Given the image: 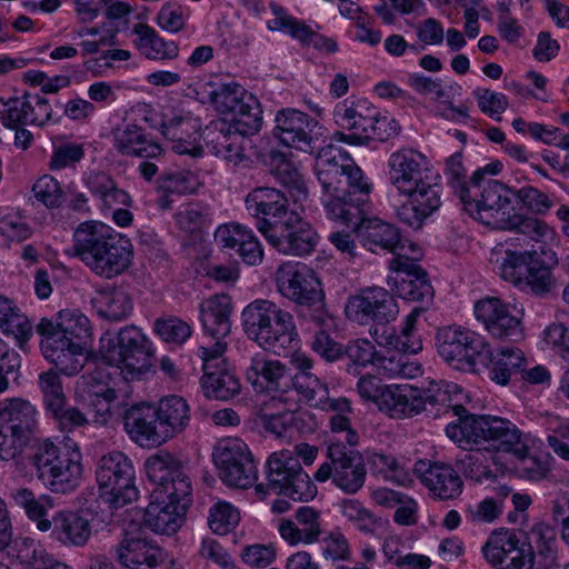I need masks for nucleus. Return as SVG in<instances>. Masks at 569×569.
I'll use <instances>...</instances> for the list:
<instances>
[{
    "label": "nucleus",
    "mask_w": 569,
    "mask_h": 569,
    "mask_svg": "<svg viewBox=\"0 0 569 569\" xmlns=\"http://www.w3.org/2000/svg\"><path fill=\"white\" fill-rule=\"evenodd\" d=\"M36 330L43 339L54 337L57 340H78L77 342H80V345L84 343L91 336L89 319L78 310L71 309L61 310L56 321L42 318L37 325Z\"/></svg>",
    "instance_id": "31"
},
{
    "label": "nucleus",
    "mask_w": 569,
    "mask_h": 569,
    "mask_svg": "<svg viewBox=\"0 0 569 569\" xmlns=\"http://www.w3.org/2000/svg\"><path fill=\"white\" fill-rule=\"evenodd\" d=\"M0 102L3 106V109L0 110V120L7 128L28 124L44 127L49 122L60 120V117H53V107H62L60 101L51 102L38 93L26 92L21 97L10 98L6 102L0 99Z\"/></svg>",
    "instance_id": "21"
},
{
    "label": "nucleus",
    "mask_w": 569,
    "mask_h": 569,
    "mask_svg": "<svg viewBox=\"0 0 569 569\" xmlns=\"http://www.w3.org/2000/svg\"><path fill=\"white\" fill-rule=\"evenodd\" d=\"M0 330L12 335L20 343L28 341L32 335V325L16 303L0 296Z\"/></svg>",
    "instance_id": "51"
},
{
    "label": "nucleus",
    "mask_w": 569,
    "mask_h": 569,
    "mask_svg": "<svg viewBox=\"0 0 569 569\" xmlns=\"http://www.w3.org/2000/svg\"><path fill=\"white\" fill-rule=\"evenodd\" d=\"M553 264H557L553 252H536L529 260V270L522 284L528 287L533 296L547 298L557 290V280L551 273Z\"/></svg>",
    "instance_id": "43"
},
{
    "label": "nucleus",
    "mask_w": 569,
    "mask_h": 569,
    "mask_svg": "<svg viewBox=\"0 0 569 569\" xmlns=\"http://www.w3.org/2000/svg\"><path fill=\"white\" fill-rule=\"evenodd\" d=\"M485 342V338L475 331L455 325L440 328L436 333L439 356L457 369L483 362L487 359Z\"/></svg>",
    "instance_id": "18"
},
{
    "label": "nucleus",
    "mask_w": 569,
    "mask_h": 569,
    "mask_svg": "<svg viewBox=\"0 0 569 569\" xmlns=\"http://www.w3.org/2000/svg\"><path fill=\"white\" fill-rule=\"evenodd\" d=\"M156 410L167 441L182 433L190 423V407L180 396L171 395L160 399Z\"/></svg>",
    "instance_id": "42"
},
{
    "label": "nucleus",
    "mask_w": 569,
    "mask_h": 569,
    "mask_svg": "<svg viewBox=\"0 0 569 569\" xmlns=\"http://www.w3.org/2000/svg\"><path fill=\"white\" fill-rule=\"evenodd\" d=\"M239 521V512L228 502H217L208 518L210 529L218 535H226Z\"/></svg>",
    "instance_id": "64"
},
{
    "label": "nucleus",
    "mask_w": 569,
    "mask_h": 569,
    "mask_svg": "<svg viewBox=\"0 0 569 569\" xmlns=\"http://www.w3.org/2000/svg\"><path fill=\"white\" fill-rule=\"evenodd\" d=\"M219 477L223 483L238 489L252 487L258 469L249 447L239 438H226L218 442L212 453Z\"/></svg>",
    "instance_id": "15"
},
{
    "label": "nucleus",
    "mask_w": 569,
    "mask_h": 569,
    "mask_svg": "<svg viewBox=\"0 0 569 569\" xmlns=\"http://www.w3.org/2000/svg\"><path fill=\"white\" fill-rule=\"evenodd\" d=\"M425 311V308L415 307L406 317L403 325L398 333L393 327L370 328V336L381 347L399 351L402 353L415 355L422 350V340L417 335V320Z\"/></svg>",
    "instance_id": "29"
},
{
    "label": "nucleus",
    "mask_w": 569,
    "mask_h": 569,
    "mask_svg": "<svg viewBox=\"0 0 569 569\" xmlns=\"http://www.w3.org/2000/svg\"><path fill=\"white\" fill-rule=\"evenodd\" d=\"M298 401L291 396L276 395L261 408L260 419L262 427L276 437H284L287 431L296 425Z\"/></svg>",
    "instance_id": "35"
},
{
    "label": "nucleus",
    "mask_w": 569,
    "mask_h": 569,
    "mask_svg": "<svg viewBox=\"0 0 569 569\" xmlns=\"http://www.w3.org/2000/svg\"><path fill=\"white\" fill-rule=\"evenodd\" d=\"M81 452L60 447L50 440L38 441L26 452V461L34 469L41 483L54 493L74 491L82 479Z\"/></svg>",
    "instance_id": "7"
},
{
    "label": "nucleus",
    "mask_w": 569,
    "mask_h": 569,
    "mask_svg": "<svg viewBox=\"0 0 569 569\" xmlns=\"http://www.w3.org/2000/svg\"><path fill=\"white\" fill-rule=\"evenodd\" d=\"M190 502L191 498L187 497L153 499L144 511V525L157 533H174L181 527Z\"/></svg>",
    "instance_id": "28"
},
{
    "label": "nucleus",
    "mask_w": 569,
    "mask_h": 569,
    "mask_svg": "<svg viewBox=\"0 0 569 569\" xmlns=\"http://www.w3.org/2000/svg\"><path fill=\"white\" fill-rule=\"evenodd\" d=\"M415 475L428 488L433 497L449 500L459 497L463 481L452 466L430 460H418L413 467Z\"/></svg>",
    "instance_id": "27"
},
{
    "label": "nucleus",
    "mask_w": 569,
    "mask_h": 569,
    "mask_svg": "<svg viewBox=\"0 0 569 569\" xmlns=\"http://www.w3.org/2000/svg\"><path fill=\"white\" fill-rule=\"evenodd\" d=\"M460 448L479 446L489 452L512 453L518 460L520 477L539 481L547 477L549 466L537 457L528 455L527 436L510 420L491 415H479L467 420L462 430L449 429Z\"/></svg>",
    "instance_id": "3"
},
{
    "label": "nucleus",
    "mask_w": 569,
    "mask_h": 569,
    "mask_svg": "<svg viewBox=\"0 0 569 569\" xmlns=\"http://www.w3.org/2000/svg\"><path fill=\"white\" fill-rule=\"evenodd\" d=\"M122 420L130 439L142 447H158L167 442L154 406L136 403L124 409Z\"/></svg>",
    "instance_id": "26"
},
{
    "label": "nucleus",
    "mask_w": 569,
    "mask_h": 569,
    "mask_svg": "<svg viewBox=\"0 0 569 569\" xmlns=\"http://www.w3.org/2000/svg\"><path fill=\"white\" fill-rule=\"evenodd\" d=\"M413 257L409 258L398 253L389 261V269L396 276L388 278V284L395 293L408 301L430 303L435 291L430 283L427 271L417 263L421 256L417 244H410Z\"/></svg>",
    "instance_id": "17"
},
{
    "label": "nucleus",
    "mask_w": 569,
    "mask_h": 569,
    "mask_svg": "<svg viewBox=\"0 0 569 569\" xmlns=\"http://www.w3.org/2000/svg\"><path fill=\"white\" fill-rule=\"evenodd\" d=\"M241 319L247 337L276 355L291 348L298 339L293 316L271 300H253L242 310Z\"/></svg>",
    "instance_id": "6"
},
{
    "label": "nucleus",
    "mask_w": 569,
    "mask_h": 569,
    "mask_svg": "<svg viewBox=\"0 0 569 569\" xmlns=\"http://www.w3.org/2000/svg\"><path fill=\"white\" fill-rule=\"evenodd\" d=\"M92 303L101 318L113 322L127 319L133 310L130 295L121 287L100 290Z\"/></svg>",
    "instance_id": "46"
},
{
    "label": "nucleus",
    "mask_w": 569,
    "mask_h": 569,
    "mask_svg": "<svg viewBox=\"0 0 569 569\" xmlns=\"http://www.w3.org/2000/svg\"><path fill=\"white\" fill-rule=\"evenodd\" d=\"M403 396L400 402L398 413L399 419L410 418L426 411L432 417L447 415L451 410L457 417V421L448 423L446 435L456 442V439L449 431L451 427L462 430L467 420L477 418L479 415L470 413L461 403L462 390L456 383L445 381L431 382L422 390L410 385H402Z\"/></svg>",
    "instance_id": "8"
},
{
    "label": "nucleus",
    "mask_w": 569,
    "mask_h": 569,
    "mask_svg": "<svg viewBox=\"0 0 569 569\" xmlns=\"http://www.w3.org/2000/svg\"><path fill=\"white\" fill-rule=\"evenodd\" d=\"M315 170L325 193L341 191L343 172L350 157L340 148L333 146L328 138L326 143L317 148Z\"/></svg>",
    "instance_id": "32"
},
{
    "label": "nucleus",
    "mask_w": 569,
    "mask_h": 569,
    "mask_svg": "<svg viewBox=\"0 0 569 569\" xmlns=\"http://www.w3.org/2000/svg\"><path fill=\"white\" fill-rule=\"evenodd\" d=\"M246 208L257 219V228L264 236L280 226L297 211L289 209V200L286 194L274 188L258 187L246 197Z\"/></svg>",
    "instance_id": "22"
},
{
    "label": "nucleus",
    "mask_w": 569,
    "mask_h": 569,
    "mask_svg": "<svg viewBox=\"0 0 569 569\" xmlns=\"http://www.w3.org/2000/svg\"><path fill=\"white\" fill-rule=\"evenodd\" d=\"M50 522L52 537L63 545L83 546L91 535L88 519L74 511H59Z\"/></svg>",
    "instance_id": "44"
},
{
    "label": "nucleus",
    "mask_w": 569,
    "mask_h": 569,
    "mask_svg": "<svg viewBox=\"0 0 569 569\" xmlns=\"http://www.w3.org/2000/svg\"><path fill=\"white\" fill-rule=\"evenodd\" d=\"M200 382L203 395L209 399L227 401L241 391L240 380L229 367L203 373Z\"/></svg>",
    "instance_id": "48"
},
{
    "label": "nucleus",
    "mask_w": 569,
    "mask_h": 569,
    "mask_svg": "<svg viewBox=\"0 0 569 569\" xmlns=\"http://www.w3.org/2000/svg\"><path fill=\"white\" fill-rule=\"evenodd\" d=\"M377 356L376 347L367 339H356L343 347V357L350 360L347 366L349 373H357L359 367L375 365Z\"/></svg>",
    "instance_id": "59"
},
{
    "label": "nucleus",
    "mask_w": 569,
    "mask_h": 569,
    "mask_svg": "<svg viewBox=\"0 0 569 569\" xmlns=\"http://www.w3.org/2000/svg\"><path fill=\"white\" fill-rule=\"evenodd\" d=\"M92 196L100 200L101 208L110 210L116 206L130 207L131 197L120 189L111 176L103 171L92 172L84 180Z\"/></svg>",
    "instance_id": "47"
},
{
    "label": "nucleus",
    "mask_w": 569,
    "mask_h": 569,
    "mask_svg": "<svg viewBox=\"0 0 569 569\" xmlns=\"http://www.w3.org/2000/svg\"><path fill=\"white\" fill-rule=\"evenodd\" d=\"M214 108L230 114L228 123L236 130L257 133L262 124V110L258 99L236 82L222 83L209 93Z\"/></svg>",
    "instance_id": "13"
},
{
    "label": "nucleus",
    "mask_w": 569,
    "mask_h": 569,
    "mask_svg": "<svg viewBox=\"0 0 569 569\" xmlns=\"http://www.w3.org/2000/svg\"><path fill=\"white\" fill-rule=\"evenodd\" d=\"M535 250H525L517 252L506 251V257L501 263V277L513 284L521 286L529 270V260L536 254Z\"/></svg>",
    "instance_id": "58"
},
{
    "label": "nucleus",
    "mask_w": 569,
    "mask_h": 569,
    "mask_svg": "<svg viewBox=\"0 0 569 569\" xmlns=\"http://www.w3.org/2000/svg\"><path fill=\"white\" fill-rule=\"evenodd\" d=\"M519 540V537L513 530H495L483 545L482 553L492 567L500 569Z\"/></svg>",
    "instance_id": "52"
},
{
    "label": "nucleus",
    "mask_w": 569,
    "mask_h": 569,
    "mask_svg": "<svg viewBox=\"0 0 569 569\" xmlns=\"http://www.w3.org/2000/svg\"><path fill=\"white\" fill-rule=\"evenodd\" d=\"M278 292L295 305L298 318L315 327H331L326 292L318 273L305 263L283 262L274 273Z\"/></svg>",
    "instance_id": "5"
},
{
    "label": "nucleus",
    "mask_w": 569,
    "mask_h": 569,
    "mask_svg": "<svg viewBox=\"0 0 569 569\" xmlns=\"http://www.w3.org/2000/svg\"><path fill=\"white\" fill-rule=\"evenodd\" d=\"M267 468V485H257V492L264 493L267 489L296 501H309L317 496V486L301 467L299 458L290 452L272 453Z\"/></svg>",
    "instance_id": "10"
},
{
    "label": "nucleus",
    "mask_w": 569,
    "mask_h": 569,
    "mask_svg": "<svg viewBox=\"0 0 569 569\" xmlns=\"http://www.w3.org/2000/svg\"><path fill=\"white\" fill-rule=\"evenodd\" d=\"M502 501L485 498L479 502L469 503L465 509V517L472 523H491L502 515Z\"/></svg>",
    "instance_id": "63"
},
{
    "label": "nucleus",
    "mask_w": 569,
    "mask_h": 569,
    "mask_svg": "<svg viewBox=\"0 0 569 569\" xmlns=\"http://www.w3.org/2000/svg\"><path fill=\"white\" fill-rule=\"evenodd\" d=\"M375 109L366 107L365 102H357L352 107H343L336 111V122L349 131L341 133V140L350 144H366L370 141V127L372 126Z\"/></svg>",
    "instance_id": "34"
},
{
    "label": "nucleus",
    "mask_w": 569,
    "mask_h": 569,
    "mask_svg": "<svg viewBox=\"0 0 569 569\" xmlns=\"http://www.w3.org/2000/svg\"><path fill=\"white\" fill-rule=\"evenodd\" d=\"M18 559L28 569H70L67 565L53 559L38 542L26 538L18 547Z\"/></svg>",
    "instance_id": "55"
},
{
    "label": "nucleus",
    "mask_w": 569,
    "mask_h": 569,
    "mask_svg": "<svg viewBox=\"0 0 569 569\" xmlns=\"http://www.w3.org/2000/svg\"><path fill=\"white\" fill-rule=\"evenodd\" d=\"M469 446L466 449L472 448ZM477 450H470L463 457L456 460L458 473H461L466 479L481 483L483 481H492L496 473L491 470L488 463V458L483 453L487 451L482 447L476 446Z\"/></svg>",
    "instance_id": "53"
},
{
    "label": "nucleus",
    "mask_w": 569,
    "mask_h": 569,
    "mask_svg": "<svg viewBox=\"0 0 569 569\" xmlns=\"http://www.w3.org/2000/svg\"><path fill=\"white\" fill-rule=\"evenodd\" d=\"M388 166L391 183L409 198L397 208V218L418 230L441 207V188L433 181L426 157L412 149L393 152Z\"/></svg>",
    "instance_id": "2"
},
{
    "label": "nucleus",
    "mask_w": 569,
    "mask_h": 569,
    "mask_svg": "<svg viewBox=\"0 0 569 569\" xmlns=\"http://www.w3.org/2000/svg\"><path fill=\"white\" fill-rule=\"evenodd\" d=\"M446 174L452 192L461 200L471 187V177L467 178L461 152H456L447 159Z\"/></svg>",
    "instance_id": "62"
},
{
    "label": "nucleus",
    "mask_w": 569,
    "mask_h": 569,
    "mask_svg": "<svg viewBox=\"0 0 569 569\" xmlns=\"http://www.w3.org/2000/svg\"><path fill=\"white\" fill-rule=\"evenodd\" d=\"M153 328L163 341L176 345H182L192 333L189 323L177 317L157 319Z\"/></svg>",
    "instance_id": "61"
},
{
    "label": "nucleus",
    "mask_w": 569,
    "mask_h": 569,
    "mask_svg": "<svg viewBox=\"0 0 569 569\" xmlns=\"http://www.w3.org/2000/svg\"><path fill=\"white\" fill-rule=\"evenodd\" d=\"M133 32L138 36V39L136 40L137 47L146 58L151 60H163L174 59L178 57V44L173 41H166L160 38L157 31L148 24H136Z\"/></svg>",
    "instance_id": "49"
},
{
    "label": "nucleus",
    "mask_w": 569,
    "mask_h": 569,
    "mask_svg": "<svg viewBox=\"0 0 569 569\" xmlns=\"http://www.w3.org/2000/svg\"><path fill=\"white\" fill-rule=\"evenodd\" d=\"M345 312L348 319L360 325L373 323L371 328L388 327L399 308L392 295L381 287H368L348 298Z\"/></svg>",
    "instance_id": "19"
},
{
    "label": "nucleus",
    "mask_w": 569,
    "mask_h": 569,
    "mask_svg": "<svg viewBox=\"0 0 569 569\" xmlns=\"http://www.w3.org/2000/svg\"><path fill=\"white\" fill-rule=\"evenodd\" d=\"M487 359L483 362H477L488 369L489 378L500 386L509 383L511 376L523 370L526 358L517 347H503L493 352L489 343L485 342Z\"/></svg>",
    "instance_id": "36"
},
{
    "label": "nucleus",
    "mask_w": 569,
    "mask_h": 569,
    "mask_svg": "<svg viewBox=\"0 0 569 569\" xmlns=\"http://www.w3.org/2000/svg\"><path fill=\"white\" fill-rule=\"evenodd\" d=\"M274 122L273 136L286 147L313 154L328 140L327 129L301 110L281 109Z\"/></svg>",
    "instance_id": "14"
},
{
    "label": "nucleus",
    "mask_w": 569,
    "mask_h": 569,
    "mask_svg": "<svg viewBox=\"0 0 569 569\" xmlns=\"http://www.w3.org/2000/svg\"><path fill=\"white\" fill-rule=\"evenodd\" d=\"M144 467L149 480L154 485L151 492L153 499L191 498V480L183 465L171 453L160 451L149 457Z\"/></svg>",
    "instance_id": "20"
},
{
    "label": "nucleus",
    "mask_w": 569,
    "mask_h": 569,
    "mask_svg": "<svg viewBox=\"0 0 569 569\" xmlns=\"http://www.w3.org/2000/svg\"><path fill=\"white\" fill-rule=\"evenodd\" d=\"M73 250L92 272L106 279L123 273L133 256L128 237L98 221L78 226L73 233Z\"/></svg>",
    "instance_id": "4"
},
{
    "label": "nucleus",
    "mask_w": 569,
    "mask_h": 569,
    "mask_svg": "<svg viewBox=\"0 0 569 569\" xmlns=\"http://www.w3.org/2000/svg\"><path fill=\"white\" fill-rule=\"evenodd\" d=\"M296 520H282L279 525L281 538L290 545L312 543L321 533L320 512L311 507H300L296 511Z\"/></svg>",
    "instance_id": "40"
},
{
    "label": "nucleus",
    "mask_w": 569,
    "mask_h": 569,
    "mask_svg": "<svg viewBox=\"0 0 569 569\" xmlns=\"http://www.w3.org/2000/svg\"><path fill=\"white\" fill-rule=\"evenodd\" d=\"M340 510L349 522L367 535H375L379 530L386 529L389 523L387 519L376 515L356 499H343L340 502Z\"/></svg>",
    "instance_id": "50"
},
{
    "label": "nucleus",
    "mask_w": 569,
    "mask_h": 569,
    "mask_svg": "<svg viewBox=\"0 0 569 569\" xmlns=\"http://www.w3.org/2000/svg\"><path fill=\"white\" fill-rule=\"evenodd\" d=\"M231 298L214 295L200 305V320L204 332L213 339H224L231 331Z\"/></svg>",
    "instance_id": "39"
},
{
    "label": "nucleus",
    "mask_w": 569,
    "mask_h": 569,
    "mask_svg": "<svg viewBox=\"0 0 569 569\" xmlns=\"http://www.w3.org/2000/svg\"><path fill=\"white\" fill-rule=\"evenodd\" d=\"M266 240L281 253L305 256L315 250L318 234L312 226L297 212L289 214L286 221L266 237Z\"/></svg>",
    "instance_id": "23"
},
{
    "label": "nucleus",
    "mask_w": 569,
    "mask_h": 569,
    "mask_svg": "<svg viewBox=\"0 0 569 569\" xmlns=\"http://www.w3.org/2000/svg\"><path fill=\"white\" fill-rule=\"evenodd\" d=\"M346 163L341 191H332L325 201L328 217L337 221L358 219L371 191V184L365 180L362 170L355 161L350 159Z\"/></svg>",
    "instance_id": "16"
},
{
    "label": "nucleus",
    "mask_w": 569,
    "mask_h": 569,
    "mask_svg": "<svg viewBox=\"0 0 569 569\" xmlns=\"http://www.w3.org/2000/svg\"><path fill=\"white\" fill-rule=\"evenodd\" d=\"M43 357L66 376H76L84 367L88 356L80 342L47 337L41 340Z\"/></svg>",
    "instance_id": "33"
},
{
    "label": "nucleus",
    "mask_w": 569,
    "mask_h": 569,
    "mask_svg": "<svg viewBox=\"0 0 569 569\" xmlns=\"http://www.w3.org/2000/svg\"><path fill=\"white\" fill-rule=\"evenodd\" d=\"M288 369L279 360H268L263 356L251 358L246 377L256 392H276L289 395Z\"/></svg>",
    "instance_id": "30"
},
{
    "label": "nucleus",
    "mask_w": 569,
    "mask_h": 569,
    "mask_svg": "<svg viewBox=\"0 0 569 569\" xmlns=\"http://www.w3.org/2000/svg\"><path fill=\"white\" fill-rule=\"evenodd\" d=\"M326 456L327 461L315 472L317 481L331 480L346 495H355L363 488L367 469L359 451L338 441L328 445Z\"/></svg>",
    "instance_id": "12"
},
{
    "label": "nucleus",
    "mask_w": 569,
    "mask_h": 569,
    "mask_svg": "<svg viewBox=\"0 0 569 569\" xmlns=\"http://www.w3.org/2000/svg\"><path fill=\"white\" fill-rule=\"evenodd\" d=\"M340 222L351 227L362 246L372 252L385 250L398 254L403 249L399 229L379 218L365 217L363 208L358 219Z\"/></svg>",
    "instance_id": "25"
},
{
    "label": "nucleus",
    "mask_w": 569,
    "mask_h": 569,
    "mask_svg": "<svg viewBox=\"0 0 569 569\" xmlns=\"http://www.w3.org/2000/svg\"><path fill=\"white\" fill-rule=\"evenodd\" d=\"M0 423L4 426V431H11L18 436H23L30 443L38 442L33 438L37 427L34 408L27 401H12L0 412Z\"/></svg>",
    "instance_id": "45"
},
{
    "label": "nucleus",
    "mask_w": 569,
    "mask_h": 569,
    "mask_svg": "<svg viewBox=\"0 0 569 569\" xmlns=\"http://www.w3.org/2000/svg\"><path fill=\"white\" fill-rule=\"evenodd\" d=\"M533 545L530 543V569H560L556 530L539 522L531 529Z\"/></svg>",
    "instance_id": "41"
},
{
    "label": "nucleus",
    "mask_w": 569,
    "mask_h": 569,
    "mask_svg": "<svg viewBox=\"0 0 569 569\" xmlns=\"http://www.w3.org/2000/svg\"><path fill=\"white\" fill-rule=\"evenodd\" d=\"M13 503L22 508L28 518L36 522L37 529L47 532L51 529L50 519L47 518L48 510L40 499L28 488L13 489L10 492Z\"/></svg>",
    "instance_id": "54"
},
{
    "label": "nucleus",
    "mask_w": 569,
    "mask_h": 569,
    "mask_svg": "<svg viewBox=\"0 0 569 569\" xmlns=\"http://www.w3.org/2000/svg\"><path fill=\"white\" fill-rule=\"evenodd\" d=\"M290 387L311 407L320 405L326 395H329L327 385L313 373H288V389Z\"/></svg>",
    "instance_id": "56"
},
{
    "label": "nucleus",
    "mask_w": 569,
    "mask_h": 569,
    "mask_svg": "<svg viewBox=\"0 0 569 569\" xmlns=\"http://www.w3.org/2000/svg\"><path fill=\"white\" fill-rule=\"evenodd\" d=\"M252 134L236 130L232 123H223L217 137L211 141L212 153L232 167L248 166L251 160L246 154V149L250 144L248 137Z\"/></svg>",
    "instance_id": "37"
},
{
    "label": "nucleus",
    "mask_w": 569,
    "mask_h": 569,
    "mask_svg": "<svg viewBox=\"0 0 569 569\" xmlns=\"http://www.w3.org/2000/svg\"><path fill=\"white\" fill-rule=\"evenodd\" d=\"M96 479L112 508H122L138 498L132 461L121 451L108 452L98 460Z\"/></svg>",
    "instance_id": "11"
},
{
    "label": "nucleus",
    "mask_w": 569,
    "mask_h": 569,
    "mask_svg": "<svg viewBox=\"0 0 569 569\" xmlns=\"http://www.w3.org/2000/svg\"><path fill=\"white\" fill-rule=\"evenodd\" d=\"M475 315L496 339L517 342L523 337L520 318L511 315L510 306L499 298L488 297L476 302Z\"/></svg>",
    "instance_id": "24"
},
{
    "label": "nucleus",
    "mask_w": 569,
    "mask_h": 569,
    "mask_svg": "<svg viewBox=\"0 0 569 569\" xmlns=\"http://www.w3.org/2000/svg\"><path fill=\"white\" fill-rule=\"evenodd\" d=\"M100 353L106 363L117 367L126 380H133L152 366V343L136 326H127L116 337L102 338Z\"/></svg>",
    "instance_id": "9"
},
{
    "label": "nucleus",
    "mask_w": 569,
    "mask_h": 569,
    "mask_svg": "<svg viewBox=\"0 0 569 569\" xmlns=\"http://www.w3.org/2000/svg\"><path fill=\"white\" fill-rule=\"evenodd\" d=\"M375 366L385 370L389 377L413 378L421 372V367L410 362L406 353L386 356L378 352Z\"/></svg>",
    "instance_id": "60"
},
{
    "label": "nucleus",
    "mask_w": 569,
    "mask_h": 569,
    "mask_svg": "<svg viewBox=\"0 0 569 569\" xmlns=\"http://www.w3.org/2000/svg\"><path fill=\"white\" fill-rule=\"evenodd\" d=\"M39 388L42 393L44 408L50 413L66 405L67 397L63 391L62 381L59 373L49 369L39 375Z\"/></svg>",
    "instance_id": "57"
},
{
    "label": "nucleus",
    "mask_w": 569,
    "mask_h": 569,
    "mask_svg": "<svg viewBox=\"0 0 569 569\" xmlns=\"http://www.w3.org/2000/svg\"><path fill=\"white\" fill-rule=\"evenodd\" d=\"M515 190L498 180L471 183L470 190L460 200L462 208L472 218L498 230L511 231L516 246L528 247L540 242L551 230L549 226L531 216L513 211L511 196Z\"/></svg>",
    "instance_id": "1"
},
{
    "label": "nucleus",
    "mask_w": 569,
    "mask_h": 569,
    "mask_svg": "<svg viewBox=\"0 0 569 569\" xmlns=\"http://www.w3.org/2000/svg\"><path fill=\"white\" fill-rule=\"evenodd\" d=\"M113 146L123 156L158 158L163 149L137 124H126L113 131Z\"/></svg>",
    "instance_id": "38"
}]
</instances>
